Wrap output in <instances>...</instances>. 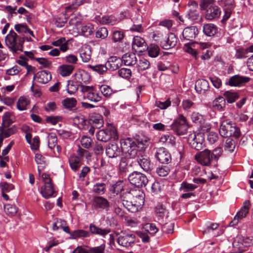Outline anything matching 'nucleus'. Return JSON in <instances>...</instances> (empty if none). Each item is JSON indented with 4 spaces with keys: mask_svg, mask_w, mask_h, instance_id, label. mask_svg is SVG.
I'll list each match as a JSON object with an SVG mask.
<instances>
[{
    "mask_svg": "<svg viewBox=\"0 0 253 253\" xmlns=\"http://www.w3.org/2000/svg\"><path fill=\"white\" fill-rule=\"evenodd\" d=\"M148 141H138L129 137L121 139L120 144L122 152L126 154V157L134 159L137 156L141 154L139 149H143L147 145Z\"/></svg>",
    "mask_w": 253,
    "mask_h": 253,
    "instance_id": "obj_1",
    "label": "nucleus"
},
{
    "mask_svg": "<svg viewBox=\"0 0 253 253\" xmlns=\"http://www.w3.org/2000/svg\"><path fill=\"white\" fill-rule=\"evenodd\" d=\"M90 232L83 229L75 230L71 233V238L73 239H77L78 238H88L90 234H95L105 237L111 231L109 228L102 229L98 227L93 223L89 225Z\"/></svg>",
    "mask_w": 253,
    "mask_h": 253,
    "instance_id": "obj_2",
    "label": "nucleus"
},
{
    "mask_svg": "<svg viewBox=\"0 0 253 253\" xmlns=\"http://www.w3.org/2000/svg\"><path fill=\"white\" fill-rule=\"evenodd\" d=\"M25 38L17 35L12 30L5 37V42L7 47L13 53H16L18 51H23V44Z\"/></svg>",
    "mask_w": 253,
    "mask_h": 253,
    "instance_id": "obj_3",
    "label": "nucleus"
},
{
    "mask_svg": "<svg viewBox=\"0 0 253 253\" xmlns=\"http://www.w3.org/2000/svg\"><path fill=\"white\" fill-rule=\"evenodd\" d=\"M219 132L223 137L233 136L237 138L241 135L240 128L237 126L235 123L227 121H223L221 123Z\"/></svg>",
    "mask_w": 253,
    "mask_h": 253,
    "instance_id": "obj_4",
    "label": "nucleus"
},
{
    "mask_svg": "<svg viewBox=\"0 0 253 253\" xmlns=\"http://www.w3.org/2000/svg\"><path fill=\"white\" fill-rule=\"evenodd\" d=\"M211 0H205L200 5L201 9L206 10L205 18L209 20L218 18L221 14L220 8L216 5L211 4Z\"/></svg>",
    "mask_w": 253,
    "mask_h": 253,
    "instance_id": "obj_5",
    "label": "nucleus"
},
{
    "mask_svg": "<svg viewBox=\"0 0 253 253\" xmlns=\"http://www.w3.org/2000/svg\"><path fill=\"white\" fill-rule=\"evenodd\" d=\"M188 128V125L186 118L183 115L179 114L167 129L172 130L176 134L182 135L187 132Z\"/></svg>",
    "mask_w": 253,
    "mask_h": 253,
    "instance_id": "obj_6",
    "label": "nucleus"
},
{
    "mask_svg": "<svg viewBox=\"0 0 253 253\" xmlns=\"http://www.w3.org/2000/svg\"><path fill=\"white\" fill-rule=\"evenodd\" d=\"M128 180L132 185L138 188L145 187L149 181L145 174L136 171L131 172L128 175Z\"/></svg>",
    "mask_w": 253,
    "mask_h": 253,
    "instance_id": "obj_7",
    "label": "nucleus"
},
{
    "mask_svg": "<svg viewBox=\"0 0 253 253\" xmlns=\"http://www.w3.org/2000/svg\"><path fill=\"white\" fill-rule=\"evenodd\" d=\"M81 90L84 93V97L91 102H98L102 100L101 95L93 86L82 85Z\"/></svg>",
    "mask_w": 253,
    "mask_h": 253,
    "instance_id": "obj_8",
    "label": "nucleus"
},
{
    "mask_svg": "<svg viewBox=\"0 0 253 253\" xmlns=\"http://www.w3.org/2000/svg\"><path fill=\"white\" fill-rule=\"evenodd\" d=\"M97 140L102 142H107L111 138L117 139L118 135L116 129L114 128L101 129L96 133Z\"/></svg>",
    "mask_w": 253,
    "mask_h": 253,
    "instance_id": "obj_9",
    "label": "nucleus"
},
{
    "mask_svg": "<svg viewBox=\"0 0 253 253\" xmlns=\"http://www.w3.org/2000/svg\"><path fill=\"white\" fill-rule=\"evenodd\" d=\"M188 141L191 147L196 150H200L205 146V139L202 133L190 134L189 135Z\"/></svg>",
    "mask_w": 253,
    "mask_h": 253,
    "instance_id": "obj_10",
    "label": "nucleus"
},
{
    "mask_svg": "<svg viewBox=\"0 0 253 253\" xmlns=\"http://www.w3.org/2000/svg\"><path fill=\"white\" fill-rule=\"evenodd\" d=\"M195 159L199 163L205 166H209L213 161L211 151L208 149L195 155Z\"/></svg>",
    "mask_w": 253,
    "mask_h": 253,
    "instance_id": "obj_11",
    "label": "nucleus"
},
{
    "mask_svg": "<svg viewBox=\"0 0 253 253\" xmlns=\"http://www.w3.org/2000/svg\"><path fill=\"white\" fill-rule=\"evenodd\" d=\"M251 204L249 201H246L244 203L243 207L241 209L240 211H239L234 218L232 220L230 223L229 226H233L237 224L239 222V220L246 216L247 214L249 213V210L250 208Z\"/></svg>",
    "mask_w": 253,
    "mask_h": 253,
    "instance_id": "obj_12",
    "label": "nucleus"
},
{
    "mask_svg": "<svg viewBox=\"0 0 253 253\" xmlns=\"http://www.w3.org/2000/svg\"><path fill=\"white\" fill-rule=\"evenodd\" d=\"M155 156L162 164H168L171 161V157L168 150L164 147L157 149Z\"/></svg>",
    "mask_w": 253,
    "mask_h": 253,
    "instance_id": "obj_13",
    "label": "nucleus"
},
{
    "mask_svg": "<svg viewBox=\"0 0 253 253\" xmlns=\"http://www.w3.org/2000/svg\"><path fill=\"white\" fill-rule=\"evenodd\" d=\"M198 33V28L195 26L186 27L183 31V38H181V40L182 41H193L197 36Z\"/></svg>",
    "mask_w": 253,
    "mask_h": 253,
    "instance_id": "obj_14",
    "label": "nucleus"
},
{
    "mask_svg": "<svg viewBox=\"0 0 253 253\" xmlns=\"http://www.w3.org/2000/svg\"><path fill=\"white\" fill-rule=\"evenodd\" d=\"M177 42L175 35L172 33H169L165 38L160 42L161 47L165 49H169L174 47Z\"/></svg>",
    "mask_w": 253,
    "mask_h": 253,
    "instance_id": "obj_15",
    "label": "nucleus"
},
{
    "mask_svg": "<svg viewBox=\"0 0 253 253\" xmlns=\"http://www.w3.org/2000/svg\"><path fill=\"white\" fill-rule=\"evenodd\" d=\"M135 235L133 234L122 233L117 239V243L121 246L128 247L135 242Z\"/></svg>",
    "mask_w": 253,
    "mask_h": 253,
    "instance_id": "obj_16",
    "label": "nucleus"
},
{
    "mask_svg": "<svg viewBox=\"0 0 253 253\" xmlns=\"http://www.w3.org/2000/svg\"><path fill=\"white\" fill-rule=\"evenodd\" d=\"M92 205L96 209L105 210L107 211L110 207V203L107 199L99 196L93 198Z\"/></svg>",
    "mask_w": 253,
    "mask_h": 253,
    "instance_id": "obj_17",
    "label": "nucleus"
},
{
    "mask_svg": "<svg viewBox=\"0 0 253 253\" xmlns=\"http://www.w3.org/2000/svg\"><path fill=\"white\" fill-rule=\"evenodd\" d=\"M106 155L110 158H116L120 156L122 152L118 144L109 143L106 147Z\"/></svg>",
    "mask_w": 253,
    "mask_h": 253,
    "instance_id": "obj_18",
    "label": "nucleus"
},
{
    "mask_svg": "<svg viewBox=\"0 0 253 253\" xmlns=\"http://www.w3.org/2000/svg\"><path fill=\"white\" fill-rule=\"evenodd\" d=\"M186 16L192 21L198 20L200 15L198 4L197 2L195 1L191 2V4L189 5V9Z\"/></svg>",
    "mask_w": 253,
    "mask_h": 253,
    "instance_id": "obj_19",
    "label": "nucleus"
},
{
    "mask_svg": "<svg viewBox=\"0 0 253 253\" xmlns=\"http://www.w3.org/2000/svg\"><path fill=\"white\" fill-rule=\"evenodd\" d=\"M104 124L103 117L98 113H92L89 115L87 125H92L96 129L101 128Z\"/></svg>",
    "mask_w": 253,
    "mask_h": 253,
    "instance_id": "obj_20",
    "label": "nucleus"
},
{
    "mask_svg": "<svg viewBox=\"0 0 253 253\" xmlns=\"http://www.w3.org/2000/svg\"><path fill=\"white\" fill-rule=\"evenodd\" d=\"M138 155L137 161L141 168L146 172L151 173L154 169V164L146 156Z\"/></svg>",
    "mask_w": 253,
    "mask_h": 253,
    "instance_id": "obj_21",
    "label": "nucleus"
},
{
    "mask_svg": "<svg viewBox=\"0 0 253 253\" xmlns=\"http://www.w3.org/2000/svg\"><path fill=\"white\" fill-rule=\"evenodd\" d=\"M250 80L249 77L236 75L230 78L228 84L231 86H241L248 83Z\"/></svg>",
    "mask_w": 253,
    "mask_h": 253,
    "instance_id": "obj_22",
    "label": "nucleus"
},
{
    "mask_svg": "<svg viewBox=\"0 0 253 253\" xmlns=\"http://www.w3.org/2000/svg\"><path fill=\"white\" fill-rule=\"evenodd\" d=\"M106 64L109 70L115 71L122 66V60L121 58L117 56H111L108 58Z\"/></svg>",
    "mask_w": 253,
    "mask_h": 253,
    "instance_id": "obj_23",
    "label": "nucleus"
},
{
    "mask_svg": "<svg viewBox=\"0 0 253 253\" xmlns=\"http://www.w3.org/2000/svg\"><path fill=\"white\" fill-rule=\"evenodd\" d=\"M79 51L83 62L86 63L89 61L91 57V47L90 45H84Z\"/></svg>",
    "mask_w": 253,
    "mask_h": 253,
    "instance_id": "obj_24",
    "label": "nucleus"
},
{
    "mask_svg": "<svg viewBox=\"0 0 253 253\" xmlns=\"http://www.w3.org/2000/svg\"><path fill=\"white\" fill-rule=\"evenodd\" d=\"M130 195L131 196V199L133 200V202L137 203L138 201L141 202V206L144 203V193L139 189H130L128 190ZM140 202H139V203Z\"/></svg>",
    "mask_w": 253,
    "mask_h": 253,
    "instance_id": "obj_25",
    "label": "nucleus"
},
{
    "mask_svg": "<svg viewBox=\"0 0 253 253\" xmlns=\"http://www.w3.org/2000/svg\"><path fill=\"white\" fill-rule=\"evenodd\" d=\"M34 78H36L38 82L45 84L49 82L51 80V73L46 70H42L38 72L35 76Z\"/></svg>",
    "mask_w": 253,
    "mask_h": 253,
    "instance_id": "obj_26",
    "label": "nucleus"
},
{
    "mask_svg": "<svg viewBox=\"0 0 253 253\" xmlns=\"http://www.w3.org/2000/svg\"><path fill=\"white\" fill-rule=\"evenodd\" d=\"M195 88L199 93H205L209 89V82L205 79H199L196 83Z\"/></svg>",
    "mask_w": 253,
    "mask_h": 253,
    "instance_id": "obj_27",
    "label": "nucleus"
},
{
    "mask_svg": "<svg viewBox=\"0 0 253 253\" xmlns=\"http://www.w3.org/2000/svg\"><path fill=\"white\" fill-rule=\"evenodd\" d=\"M122 205L128 210V207L132 204L133 201L131 196L127 190L119 196V199Z\"/></svg>",
    "mask_w": 253,
    "mask_h": 253,
    "instance_id": "obj_28",
    "label": "nucleus"
},
{
    "mask_svg": "<svg viewBox=\"0 0 253 253\" xmlns=\"http://www.w3.org/2000/svg\"><path fill=\"white\" fill-rule=\"evenodd\" d=\"M235 7V2L234 0H224V15L223 20L226 21L230 16L232 10Z\"/></svg>",
    "mask_w": 253,
    "mask_h": 253,
    "instance_id": "obj_29",
    "label": "nucleus"
},
{
    "mask_svg": "<svg viewBox=\"0 0 253 253\" xmlns=\"http://www.w3.org/2000/svg\"><path fill=\"white\" fill-rule=\"evenodd\" d=\"M121 59L122 63L126 66H132L137 62L136 56L134 53H126L122 56Z\"/></svg>",
    "mask_w": 253,
    "mask_h": 253,
    "instance_id": "obj_30",
    "label": "nucleus"
},
{
    "mask_svg": "<svg viewBox=\"0 0 253 253\" xmlns=\"http://www.w3.org/2000/svg\"><path fill=\"white\" fill-rule=\"evenodd\" d=\"M217 26L212 23L205 24L203 26L204 34L208 37L214 36L217 32Z\"/></svg>",
    "mask_w": 253,
    "mask_h": 253,
    "instance_id": "obj_31",
    "label": "nucleus"
},
{
    "mask_svg": "<svg viewBox=\"0 0 253 253\" xmlns=\"http://www.w3.org/2000/svg\"><path fill=\"white\" fill-rule=\"evenodd\" d=\"M53 185L52 183H47L44 184V185L41 188V193L42 196L45 199H48L51 197L54 193Z\"/></svg>",
    "mask_w": 253,
    "mask_h": 253,
    "instance_id": "obj_32",
    "label": "nucleus"
},
{
    "mask_svg": "<svg viewBox=\"0 0 253 253\" xmlns=\"http://www.w3.org/2000/svg\"><path fill=\"white\" fill-rule=\"evenodd\" d=\"M69 162L71 169L75 171L78 170L82 165L81 157H77L75 155L70 156Z\"/></svg>",
    "mask_w": 253,
    "mask_h": 253,
    "instance_id": "obj_33",
    "label": "nucleus"
},
{
    "mask_svg": "<svg viewBox=\"0 0 253 253\" xmlns=\"http://www.w3.org/2000/svg\"><path fill=\"white\" fill-rule=\"evenodd\" d=\"M6 127L0 126V136L4 139L8 138L11 135L15 134L18 130L17 127L14 125L12 127L5 129Z\"/></svg>",
    "mask_w": 253,
    "mask_h": 253,
    "instance_id": "obj_34",
    "label": "nucleus"
},
{
    "mask_svg": "<svg viewBox=\"0 0 253 253\" xmlns=\"http://www.w3.org/2000/svg\"><path fill=\"white\" fill-rule=\"evenodd\" d=\"M92 191L97 195H103L106 191V184L104 182H96L93 185Z\"/></svg>",
    "mask_w": 253,
    "mask_h": 253,
    "instance_id": "obj_35",
    "label": "nucleus"
},
{
    "mask_svg": "<svg viewBox=\"0 0 253 253\" xmlns=\"http://www.w3.org/2000/svg\"><path fill=\"white\" fill-rule=\"evenodd\" d=\"M75 67L72 65L64 64L59 67V72L62 77L70 76L74 71Z\"/></svg>",
    "mask_w": 253,
    "mask_h": 253,
    "instance_id": "obj_36",
    "label": "nucleus"
},
{
    "mask_svg": "<svg viewBox=\"0 0 253 253\" xmlns=\"http://www.w3.org/2000/svg\"><path fill=\"white\" fill-rule=\"evenodd\" d=\"M35 161L38 165V170L39 174H41L42 170L45 168L46 164L45 158L40 154H36L35 157Z\"/></svg>",
    "mask_w": 253,
    "mask_h": 253,
    "instance_id": "obj_37",
    "label": "nucleus"
},
{
    "mask_svg": "<svg viewBox=\"0 0 253 253\" xmlns=\"http://www.w3.org/2000/svg\"><path fill=\"white\" fill-rule=\"evenodd\" d=\"M124 184L123 181L119 180L110 184L109 191L113 194L118 195L123 190Z\"/></svg>",
    "mask_w": 253,
    "mask_h": 253,
    "instance_id": "obj_38",
    "label": "nucleus"
},
{
    "mask_svg": "<svg viewBox=\"0 0 253 253\" xmlns=\"http://www.w3.org/2000/svg\"><path fill=\"white\" fill-rule=\"evenodd\" d=\"M148 53L149 56L152 58H155L157 57L160 52V47L156 44H150L147 47Z\"/></svg>",
    "mask_w": 253,
    "mask_h": 253,
    "instance_id": "obj_39",
    "label": "nucleus"
},
{
    "mask_svg": "<svg viewBox=\"0 0 253 253\" xmlns=\"http://www.w3.org/2000/svg\"><path fill=\"white\" fill-rule=\"evenodd\" d=\"M147 46L146 43L144 40L140 37L135 36L133 38L132 47L133 49L136 47H144V49Z\"/></svg>",
    "mask_w": 253,
    "mask_h": 253,
    "instance_id": "obj_40",
    "label": "nucleus"
},
{
    "mask_svg": "<svg viewBox=\"0 0 253 253\" xmlns=\"http://www.w3.org/2000/svg\"><path fill=\"white\" fill-rule=\"evenodd\" d=\"M226 105L225 99L222 96H218L212 102V106L217 110H221Z\"/></svg>",
    "mask_w": 253,
    "mask_h": 253,
    "instance_id": "obj_41",
    "label": "nucleus"
},
{
    "mask_svg": "<svg viewBox=\"0 0 253 253\" xmlns=\"http://www.w3.org/2000/svg\"><path fill=\"white\" fill-rule=\"evenodd\" d=\"M29 103V100L26 97L20 96L17 102V108L20 111L25 110Z\"/></svg>",
    "mask_w": 253,
    "mask_h": 253,
    "instance_id": "obj_42",
    "label": "nucleus"
},
{
    "mask_svg": "<svg viewBox=\"0 0 253 253\" xmlns=\"http://www.w3.org/2000/svg\"><path fill=\"white\" fill-rule=\"evenodd\" d=\"M99 90L102 95L106 98H110L114 93L111 87L106 84H102L99 86Z\"/></svg>",
    "mask_w": 253,
    "mask_h": 253,
    "instance_id": "obj_43",
    "label": "nucleus"
},
{
    "mask_svg": "<svg viewBox=\"0 0 253 253\" xmlns=\"http://www.w3.org/2000/svg\"><path fill=\"white\" fill-rule=\"evenodd\" d=\"M77 103L76 99L74 98H66L62 101L63 106L67 109L75 107Z\"/></svg>",
    "mask_w": 253,
    "mask_h": 253,
    "instance_id": "obj_44",
    "label": "nucleus"
},
{
    "mask_svg": "<svg viewBox=\"0 0 253 253\" xmlns=\"http://www.w3.org/2000/svg\"><path fill=\"white\" fill-rule=\"evenodd\" d=\"M78 78L81 84H87L90 82V77L89 74L86 71L83 70L77 74Z\"/></svg>",
    "mask_w": 253,
    "mask_h": 253,
    "instance_id": "obj_45",
    "label": "nucleus"
},
{
    "mask_svg": "<svg viewBox=\"0 0 253 253\" xmlns=\"http://www.w3.org/2000/svg\"><path fill=\"white\" fill-rule=\"evenodd\" d=\"M4 210L5 213L9 216H13L17 212V208L15 205L11 204L5 205Z\"/></svg>",
    "mask_w": 253,
    "mask_h": 253,
    "instance_id": "obj_46",
    "label": "nucleus"
},
{
    "mask_svg": "<svg viewBox=\"0 0 253 253\" xmlns=\"http://www.w3.org/2000/svg\"><path fill=\"white\" fill-rule=\"evenodd\" d=\"M48 146L50 149H53L57 144V137L54 133H49L47 136Z\"/></svg>",
    "mask_w": 253,
    "mask_h": 253,
    "instance_id": "obj_47",
    "label": "nucleus"
},
{
    "mask_svg": "<svg viewBox=\"0 0 253 253\" xmlns=\"http://www.w3.org/2000/svg\"><path fill=\"white\" fill-rule=\"evenodd\" d=\"M89 68L99 74H103L108 70L106 63L105 65L97 64L96 65H89Z\"/></svg>",
    "mask_w": 253,
    "mask_h": 253,
    "instance_id": "obj_48",
    "label": "nucleus"
},
{
    "mask_svg": "<svg viewBox=\"0 0 253 253\" xmlns=\"http://www.w3.org/2000/svg\"><path fill=\"white\" fill-rule=\"evenodd\" d=\"M223 153V149L221 147H217L212 150L211 153V157L213 161L217 162L220 158Z\"/></svg>",
    "mask_w": 253,
    "mask_h": 253,
    "instance_id": "obj_49",
    "label": "nucleus"
},
{
    "mask_svg": "<svg viewBox=\"0 0 253 253\" xmlns=\"http://www.w3.org/2000/svg\"><path fill=\"white\" fill-rule=\"evenodd\" d=\"M93 26L91 24H87L83 26L81 29V32L84 37H88L93 33Z\"/></svg>",
    "mask_w": 253,
    "mask_h": 253,
    "instance_id": "obj_50",
    "label": "nucleus"
},
{
    "mask_svg": "<svg viewBox=\"0 0 253 253\" xmlns=\"http://www.w3.org/2000/svg\"><path fill=\"white\" fill-rule=\"evenodd\" d=\"M197 188V186L195 184L188 183L186 181H183L181 183L179 190H183L184 192H190L194 190Z\"/></svg>",
    "mask_w": 253,
    "mask_h": 253,
    "instance_id": "obj_51",
    "label": "nucleus"
},
{
    "mask_svg": "<svg viewBox=\"0 0 253 253\" xmlns=\"http://www.w3.org/2000/svg\"><path fill=\"white\" fill-rule=\"evenodd\" d=\"M73 122L75 124L80 125L84 128H85V126L87 124V120H85L83 115H79L74 117Z\"/></svg>",
    "mask_w": 253,
    "mask_h": 253,
    "instance_id": "obj_52",
    "label": "nucleus"
},
{
    "mask_svg": "<svg viewBox=\"0 0 253 253\" xmlns=\"http://www.w3.org/2000/svg\"><path fill=\"white\" fill-rule=\"evenodd\" d=\"M79 85L77 82L73 81H69L68 82L67 90L68 93L73 94L78 89Z\"/></svg>",
    "mask_w": 253,
    "mask_h": 253,
    "instance_id": "obj_53",
    "label": "nucleus"
},
{
    "mask_svg": "<svg viewBox=\"0 0 253 253\" xmlns=\"http://www.w3.org/2000/svg\"><path fill=\"white\" fill-rule=\"evenodd\" d=\"M150 65V62L147 59L142 58L138 61L137 64L138 70L142 71H145L149 68Z\"/></svg>",
    "mask_w": 253,
    "mask_h": 253,
    "instance_id": "obj_54",
    "label": "nucleus"
},
{
    "mask_svg": "<svg viewBox=\"0 0 253 253\" xmlns=\"http://www.w3.org/2000/svg\"><path fill=\"white\" fill-rule=\"evenodd\" d=\"M224 96L229 103H232L235 102L239 97V95L236 92H232L227 91L224 93Z\"/></svg>",
    "mask_w": 253,
    "mask_h": 253,
    "instance_id": "obj_55",
    "label": "nucleus"
},
{
    "mask_svg": "<svg viewBox=\"0 0 253 253\" xmlns=\"http://www.w3.org/2000/svg\"><path fill=\"white\" fill-rule=\"evenodd\" d=\"M160 118V111L158 109H154L149 114V119L151 122L159 121Z\"/></svg>",
    "mask_w": 253,
    "mask_h": 253,
    "instance_id": "obj_56",
    "label": "nucleus"
},
{
    "mask_svg": "<svg viewBox=\"0 0 253 253\" xmlns=\"http://www.w3.org/2000/svg\"><path fill=\"white\" fill-rule=\"evenodd\" d=\"M235 142L231 138H228L226 139L224 147L225 151L229 152H233L235 148Z\"/></svg>",
    "mask_w": 253,
    "mask_h": 253,
    "instance_id": "obj_57",
    "label": "nucleus"
},
{
    "mask_svg": "<svg viewBox=\"0 0 253 253\" xmlns=\"http://www.w3.org/2000/svg\"><path fill=\"white\" fill-rule=\"evenodd\" d=\"M249 52L248 48H239L236 49L235 57L237 59H243L247 57V54Z\"/></svg>",
    "mask_w": 253,
    "mask_h": 253,
    "instance_id": "obj_58",
    "label": "nucleus"
},
{
    "mask_svg": "<svg viewBox=\"0 0 253 253\" xmlns=\"http://www.w3.org/2000/svg\"><path fill=\"white\" fill-rule=\"evenodd\" d=\"M13 121L10 118V114L6 112L2 116V123L0 126L3 127H8L11 124L13 123Z\"/></svg>",
    "mask_w": 253,
    "mask_h": 253,
    "instance_id": "obj_59",
    "label": "nucleus"
},
{
    "mask_svg": "<svg viewBox=\"0 0 253 253\" xmlns=\"http://www.w3.org/2000/svg\"><path fill=\"white\" fill-rule=\"evenodd\" d=\"M155 212L158 217L163 218L167 213V210L162 205L159 204L156 207Z\"/></svg>",
    "mask_w": 253,
    "mask_h": 253,
    "instance_id": "obj_60",
    "label": "nucleus"
},
{
    "mask_svg": "<svg viewBox=\"0 0 253 253\" xmlns=\"http://www.w3.org/2000/svg\"><path fill=\"white\" fill-rule=\"evenodd\" d=\"M108 35V31L105 27L100 28L95 33V36L97 38L105 39Z\"/></svg>",
    "mask_w": 253,
    "mask_h": 253,
    "instance_id": "obj_61",
    "label": "nucleus"
},
{
    "mask_svg": "<svg viewBox=\"0 0 253 253\" xmlns=\"http://www.w3.org/2000/svg\"><path fill=\"white\" fill-rule=\"evenodd\" d=\"M119 76L121 77L129 79L131 76V71L129 69L127 68H121L118 71Z\"/></svg>",
    "mask_w": 253,
    "mask_h": 253,
    "instance_id": "obj_62",
    "label": "nucleus"
},
{
    "mask_svg": "<svg viewBox=\"0 0 253 253\" xmlns=\"http://www.w3.org/2000/svg\"><path fill=\"white\" fill-rule=\"evenodd\" d=\"M0 188L2 192L7 193L14 189V186L13 184L7 182H1L0 183Z\"/></svg>",
    "mask_w": 253,
    "mask_h": 253,
    "instance_id": "obj_63",
    "label": "nucleus"
},
{
    "mask_svg": "<svg viewBox=\"0 0 253 253\" xmlns=\"http://www.w3.org/2000/svg\"><path fill=\"white\" fill-rule=\"evenodd\" d=\"M72 253H90V247L85 245L78 246Z\"/></svg>",
    "mask_w": 253,
    "mask_h": 253,
    "instance_id": "obj_64",
    "label": "nucleus"
}]
</instances>
